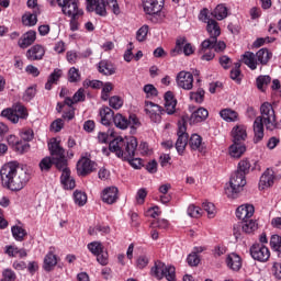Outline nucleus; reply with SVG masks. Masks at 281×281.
<instances>
[{"label": "nucleus", "instance_id": "nucleus-3", "mask_svg": "<svg viewBox=\"0 0 281 281\" xmlns=\"http://www.w3.org/2000/svg\"><path fill=\"white\" fill-rule=\"evenodd\" d=\"M260 116L255 119L252 130H254V143L258 144L265 139V126L268 131H273L276 128V111L273 105L269 102H265L260 106Z\"/></svg>", "mask_w": 281, "mask_h": 281}, {"label": "nucleus", "instance_id": "nucleus-11", "mask_svg": "<svg viewBox=\"0 0 281 281\" xmlns=\"http://www.w3.org/2000/svg\"><path fill=\"white\" fill-rule=\"evenodd\" d=\"M206 32H209L210 37L202 42L201 47L204 48L214 45L216 38L221 36V26H218V22H216V20H210L209 23H206Z\"/></svg>", "mask_w": 281, "mask_h": 281}, {"label": "nucleus", "instance_id": "nucleus-15", "mask_svg": "<svg viewBox=\"0 0 281 281\" xmlns=\"http://www.w3.org/2000/svg\"><path fill=\"white\" fill-rule=\"evenodd\" d=\"M93 170H95V164L87 157H82L77 162V172L80 177H87V175H91Z\"/></svg>", "mask_w": 281, "mask_h": 281}, {"label": "nucleus", "instance_id": "nucleus-54", "mask_svg": "<svg viewBox=\"0 0 281 281\" xmlns=\"http://www.w3.org/2000/svg\"><path fill=\"white\" fill-rule=\"evenodd\" d=\"M257 82V88L262 91L265 85H269V82H271V77L269 75H265V76H259L256 80Z\"/></svg>", "mask_w": 281, "mask_h": 281}, {"label": "nucleus", "instance_id": "nucleus-53", "mask_svg": "<svg viewBox=\"0 0 281 281\" xmlns=\"http://www.w3.org/2000/svg\"><path fill=\"white\" fill-rule=\"evenodd\" d=\"M109 104L112 109H115L117 111V109H122L124 101L122 100V98L114 95L110 98Z\"/></svg>", "mask_w": 281, "mask_h": 281}, {"label": "nucleus", "instance_id": "nucleus-25", "mask_svg": "<svg viewBox=\"0 0 281 281\" xmlns=\"http://www.w3.org/2000/svg\"><path fill=\"white\" fill-rule=\"evenodd\" d=\"M38 14H41V9L34 10L33 13L26 12L22 15V23L26 27H34L38 23Z\"/></svg>", "mask_w": 281, "mask_h": 281}, {"label": "nucleus", "instance_id": "nucleus-18", "mask_svg": "<svg viewBox=\"0 0 281 281\" xmlns=\"http://www.w3.org/2000/svg\"><path fill=\"white\" fill-rule=\"evenodd\" d=\"M88 12H95L99 16H106V3L104 0H86Z\"/></svg>", "mask_w": 281, "mask_h": 281}, {"label": "nucleus", "instance_id": "nucleus-51", "mask_svg": "<svg viewBox=\"0 0 281 281\" xmlns=\"http://www.w3.org/2000/svg\"><path fill=\"white\" fill-rule=\"evenodd\" d=\"M203 98H205V90L198 89L196 92H190V100H193L198 104H201L203 102Z\"/></svg>", "mask_w": 281, "mask_h": 281}, {"label": "nucleus", "instance_id": "nucleus-2", "mask_svg": "<svg viewBox=\"0 0 281 281\" xmlns=\"http://www.w3.org/2000/svg\"><path fill=\"white\" fill-rule=\"evenodd\" d=\"M110 153H115L119 159L128 161L132 168L136 170L142 168L140 158H135V151L137 150V138L131 136L130 138L117 137L109 144Z\"/></svg>", "mask_w": 281, "mask_h": 281}, {"label": "nucleus", "instance_id": "nucleus-48", "mask_svg": "<svg viewBox=\"0 0 281 281\" xmlns=\"http://www.w3.org/2000/svg\"><path fill=\"white\" fill-rule=\"evenodd\" d=\"M81 76H80V70L76 67H71L68 70V81L70 82H80Z\"/></svg>", "mask_w": 281, "mask_h": 281}, {"label": "nucleus", "instance_id": "nucleus-28", "mask_svg": "<svg viewBox=\"0 0 281 281\" xmlns=\"http://www.w3.org/2000/svg\"><path fill=\"white\" fill-rule=\"evenodd\" d=\"M57 265H58V257L53 251H49L44 257V263H43L44 271L49 273V271H54V267H56Z\"/></svg>", "mask_w": 281, "mask_h": 281}, {"label": "nucleus", "instance_id": "nucleus-62", "mask_svg": "<svg viewBox=\"0 0 281 281\" xmlns=\"http://www.w3.org/2000/svg\"><path fill=\"white\" fill-rule=\"evenodd\" d=\"M146 196H148V192L146 191V189H139L137 191L136 201H137L138 205H143Z\"/></svg>", "mask_w": 281, "mask_h": 281}, {"label": "nucleus", "instance_id": "nucleus-8", "mask_svg": "<svg viewBox=\"0 0 281 281\" xmlns=\"http://www.w3.org/2000/svg\"><path fill=\"white\" fill-rule=\"evenodd\" d=\"M56 2L61 8L65 16L80 19L85 14V11L78 4V0H56Z\"/></svg>", "mask_w": 281, "mask_h": 281}, {"label": "nucleus", "instance_id": "nucleus-32", "mask_svg": "<svg viewBox=\"0 0 281 281\" xmlns=\"http://www.w3.org/2000/svg\"><path fill=\"white\" fill-rule=\"evenodd\" d=\"M99 74H103V76H113V74H115V66L113 63L103 59L99 63Z\"/></svg>", "mask_w": 281, "mask_h": 281}, {"label": "nucleus", "instance_id": "nucleus-42", "mask_svg": "<svg viewBox=\"0 0 281 281\" xmlns=\"http://www.w3.org/2000/svg\"><path fill=\"white\" fill-rule=\"evenodd\" d=\"M270 247L273 251L278 252V257L281 258V236L272 235L270 238Z\"/></svg>", "mask_w": 281, "mask_h": 281}, {"label": "nucleus", "instance_id": "nucleus-9", "mask_svg": "<svg viewBox=\"0 0 281 281\" xmlns=\"http://www.w3.org/2000/svg\"><path fill=\"white\" fill-rule=\"evenodd\" d=\"M188 121L187 116H183L178 123V139L176 142V150L178 154L183 155L186 151V146H188V134L186 131V122Z\"/></svg>", "mask_w": 281, "mask_h": 281}, {"label": "nucleus", "instance_id": "nucleus-35", "mask_svg": "<svg viewBox=\"0 0 281 281\" xmlns=\"http://www.w3.org/2000/svg\"><path fill=\"white\" fill-rule=\"evenodd\" d=\"M220 115L225 122H238V112L232 109L222 110Z\"/></svg>", "mask_w": 281, "mask_h": 281}, {"label": "nucleus", "instance_id": "nucleus-30", "mask_svg": "<svg viewBox=\"0 0 281 281\" xmlns=\"http://www.w3.org/2000/svg\"><path fill=\"white\" fill-rule=\"evenodd\" d=\"M247 150V147H245V144L243 143H233L229 146L228 153L233 159H240L243 155H245V151Z\"/></svg>", "mask_w": 281, "mask_h": 281}, {"label": "nucleus", "instance_id": "nucleus-1", "mask_svg": "<svg viewBox=\"0 0 281 281\" xmlns=\"http://www.w3.org/2000/svg\"><path fill=\"white\" fill-rule=\"evenodd\" d=\"M0 177L2 184L12 192L23 190L30 181V173L27 167L19 164V161H9L0 169Z\"/></svg>", "mask_w": 281, "mask_h": 281}, {"label": "nucleus", "instance_id": "nucleus-43", "mask_svg": "<svg viewBox=\"0 0 281 281\" xmlns=\"http://www.w3.org/2000/svg\"><path fill=\"white\" fill-rule=\"evenodd\" d=\"M166 278L167 281H177V269L175 266H166L162 274V280Z\"/></svg>", "mask_w": 281, "mask_h": 281}, {"label": "nucleus", "instance_id": "nucleus-52", "mask_svg": "<svg viewBox=\"0 0 281 281\" xmlns=\"http://www.w3.org/2000/svg\"><path fill=\"white\" fill-rule=\"evenodd\" d=\"M148 36V25H143L138 31L136 32V41L138 43H144Z\"/></svg>", "mask_w": 281, "mask_h": 281}, {"label": "nucleus", "instance_id": "nucleus-34", "mask_svg": "<svg viewBox=\"0 0 281 281\" xmlns=\"http://www.w3.org/2000/svg\"><path fill=\"white\" fill-rule=\"evenodd\" d=\"M100 115H101V124L103 126H110L111 125V120H113L115 116L113 110L109 106H104L100 110Z\"/></svg>", "mask_w": 281, "mask_h": 281}, {"label": "nucleus", "instance_id": "nucleus-24", "mask_svg": "<svg viewBox=\"0 0 281 281\" xmlns=\"http://www.w3.org/2000/svg\"><path fill=\"white\" fill-rule=\"evenodd\" d=\"M233 143L243 144L247 139V127L245 125H236L232 130Z\"/></svg>", "mask_w": 281, "mask_h": 281}, {"label": "nucleus", "instance_id": "nucleus-21", "mask_svg": "<svg viewBox=\"0 0 281 281\" xmlns=\"http://www.w3.org/2000/svg\"><path fill=\"white\" fill-rule=\"evenodd\" d=\"M45 56V47L41 44H35L26 50L27 60H43Z\"/></svg>", "mask_w": 281, "mask_h": 281}, {"label": "nucleus", "instance_id": "nucleus-39", "mask_svg": "<svg viewBox=\"0 0 281 281\" xmlns=\"http://www.w3.org/2000/svg\"><path fill=\"white\" fill-rule=\"evenodd\" d=\"M186 37H178L176 41V47L171 49L170 55L171 56H179V54H183V47H186L187 44Z\"/></svg>", "mask_w": 281, "mask_h": 281}, {"label": "nucleus", "instance_id": "nucleus-61", "mask_svg": "<svg viewBox=\"0 0 281 281\" xmlns=\"http://www.w3.org/2000/svg\"><path fill=\"white\" fill-rule=\"evenodd\" d=\"M34 95H36V89L33 87L27 88L23 94L24 102H30V100H33Z\"/></svg>", "mask_w": 281, "mask_h": 281}, {"label": "nucleus", "instance_id": "nucleus-59", "mask_svg": "<svg viewBox=\"0 0 281 281\" xmlns=\"http://www.w3.org/2000/svg\"><path fill=\"white\" fill-rule=\"evenodd\" d=\"M64 126L65 122H63V119H57L50 124V131H54V133H60Z\"/></svg>", "mask_w": 281, "mask_h": 281}, {"label": "nucleus", "instance_id": "nucleus-19", "mask_svg": "<svg viewBox=\"0 0 281 281\" xmlns=\"http://www.w3.org/2000/svg\"><path fill=\"white\" fill-rule=\"evenodd\" d=\"M117 187H108L102 191L101 199L103 203L108 205H113V203L117 202V194H119Z\"/></svg>", "mask_w": 281, "mask_h": 281}, {"label": "nucleus", "instance_id": "nucleus-7", "mask_svg": "<svg viewBox=\"0 0 281 281\" xmlns=\"http://www.w3.org/2000/svg\"><path fill=\"white\" fill-rule=\"evenodd\" d=\"M27 109L23 104H15L1 112V117H5L12 124H19V120H27Z\"/></svg>", "mask_w": 281, "mask_h": 281}, {"label": "nucleus", "instance_id": "nucleus-47", "mask_svg": "<svg viewBox=\"0 0 281 281\" xmlns=\"http://www.w3.org/2000/svg\"><path fill=\"white\" fill-rule=\"evenodd\" d=\"M54 166V159L52 157H45L40 161V168L42 172H48Z\"/></svg>", "mask_w": 281, "mask_h": 281}, {"label": "nucleus", "instance_id": "nucleus-38", "mask_svg": "<svg viewBox=\"0 0 281 281\" xmlns=\"http://www.w3.org/2000/svg\"><path fill=\"white\" fill-rule=\"evenodd\" d=\"M211 14L217 21H223V19H227V7L218 4Z\"/></svg>", "mask_w": 281, "mask_h": 281}, {"label": "nucleus", "instance_id": "nucleus-33", "mask_svg": "<svg viewBox=\"0 0 281 281\" xmlns=\"http://www.w3.org/2000/svg\"><path fill=\"white\" fill-rule=\"evenodd\" d=\"M166 270V263L156 261L154 267L150 269V276L156 280H164V271Z\"/></svg>", "mask_w": 281, "mask_h": 281}, {"label": "nucleus", "instance_id": "nucleus-49", "mask_svg": "<svg viewBox=\"0 0 281 281\" xmlns=\"http://www.w3.org/2000/svg\"><path fill=\"white\" fill-rule=\"evenodd\" d=\"M168 220L161 218V220H156L153 221L150 224L151 229H168L169 227Z\"/></svg>", "mask_w": 281, "mask_h": 281}, {"label": "nucleus", "instance_id": "nucleus-55", "mask_svg": "<svg viewBox=\"0 0 281 281\" xmlns=\"http://www.w3.org/2000/svg\"><path fill=\"white\" fill-rule=\"evenodd\" d=\"M250 168H251V164L249 162V160L244 159L238 164L237 171L241 172V175H247L249 173Z\"/></svg>", "mask_w": 281, "mask_h": 281}, {"label": "nucleus", "instance_id": "nucleus-45", "mask_svg": "<svg viewBox=\"0 0 281 281\" xmlns=\"http://www.w3.org/2000/svg\"><path fill=\"white\" fill-rule=\"evenodd\" d=\"M226 47L227 45L225 44V42L223 41L218 42V38H216L214 44H211L209 47L206 48L201 47V52H207V49H214L215 52H225Z\"/></svg>", "mask_w": 281, "mask_h": 281}, {"label": "nucleus", "instance_id": "nucleus-16", "mask_svg": "<svg viewBox=\"0 0 281 281\" xmlns=\"http://www.w3.org/2000/svg\"><path fill=\"white\" fill-rule=\"evenodd\" d=\"M164 109L153 101H145V113L150 117L153 122H159L161 120V114Z\"/></svg>", "mask_w": 281, "mask_h": 281}, {"label": "nucleus", "instance_id": "nucleus-41", "mask_svg": "<svg viewBox=\"0 0 281 281\" xmlns=\"http://www.w3.org/2000/svg\"><path fill=\"white\" fill-rule=\"evenodd\" d=\"M11 232L13 238L19 243H23L25 236H27V232L21 226H12Z\"/></svg>", "mask_w": 281, "mask_h": 281}, {"label": "nucleus", "instance_id": "nucleus-20", "mask_svg": "<svg viewBox=\"0 0 281 281\" xmlns=\"http://www.w3.org/2000/svg\"><path fill=\"white\" fill-rule=\"evenodd\" d=\"M274 180L276 173L273 172V169L268 168L260 177L259 190H267V188H271Z\"/></svg>", "mask_w": 281, "mask_h": 281}, {"label": "nucleus", "instance_id": "nucleus-27", "mask_svg": "<svg viewBox=\"0 0 281 281\" xmlns=\"http://www.w3.org/2000/svg\"><path fill=\"white\" fill-rule=\"evenodd\" d=\"M177 109V100L171 91L165 93V111L168 115H172Z\"/></svg>", "mask_w": 281, "mask_h": 281}, {"label": "nucleus", "instance_id": "nucleus-6", "mask_svg": "<svg viewBox=\"0 0 281 281\" xmlns=\"http://www.w3.org/2000/svg\"><path fill=\"white\" fill-rule=\"evenodd\" d=\"M48 150L56 168H65V166H67V159L65 158V148L60 146L59 140H57L56 138H52L50 143L48 144Z\"/></svg>", "mask_w": 281, "mask_h": 281}, {"label": "nucleus", "instance_id": "nucleus-40", "mask_svg": "<svg viewBox=\"0 0 281 281\" xmlns=\"http://www.w3.org/2000/svg\"><path fill=\"white\" fill-rule=\"evenodd\" d=\"M75 203L79 207H83V205H87V193L81 190H76L72 194Z\"/></svg>", "mask_w": 281, "mask_h": 281}, {"label": "nucleus", "instance_id": "nucleus-50", "mask_svg": "<svg viewBox=\"0 0 281 281\" xmlns=\"http://www.w3.org/2000/svg\"><path fill=\"white\" fill-rule=\"evenodd\" d=\"M202 207L207 213L209 218L216 216V206H214V203L203 202Z\"/></svg>", "mask_w": 281, "mask_h": 281}, {"label": "nucleus", "instance_id": "nucleus-26", "mask_svg": "<svg viewBox=\"0 0 281 281\" xmlns=\"http://www.w3.org/2000/svg\"><path fill=\"white\" fill-rule=\"evenodd\" d=\"M209 115L210 112H207V109L199 108L191 114L189 122L190 124H199V122H204V120H207Z\"/></svg>", "mask_w": 281, "mask_h": 281}, {"label": "nucleus", "instance_id": "nucleus-37", "mask_svg": "<svg viewBox=\"0 0 281 281\" xmlns=\"http://www.w3.org/2000/svg\"><path fill=\"white\" fill-rule=\"evenodd\" d=\"M60 76H63V70L56 68L48 77V80L45 85V89L47 91H50L52 89V85H54L55 82H58V80H60Z\"/></svg>", "mask_w": 281, "mask_h": 281}, {"label": "nucleus", "instance_id": "nucleus-17", "mask_svg": "<svg viewBox=\"0 0 281 281\" xmlns=\"http://www.w3.org/2000/svg\"><path fill=\"white\" fill-rule=\"evenodd\" d=\"M61 171L60 183L65 190H74L76 188V180L71 177V170L67 168V165L63 168H57Z\"/></svg>", "mask_w": 281, "mask_h": 281}, {"label": "nucleus", "instance_id": "nucleus-64", "mask_svg": "<svg viewBox=\"0 0 281 281\" xmlns=\"http://www.w3.org/2000/svg\"><path fill=\"white\" fill-rule=\"evenodd\" d=\"M220 65L223 67V69H229L232 67V58L228 56L224 55L220 57Z\"/></svg>", "mask_w": 281, "mask_h": 281}, {"label": "nucleus", "instance_id": "nucleus-56", "mask_svg": "<svg viewBox=\"0 0 281 281\" xmlns=\"http://www.w3.org/2000/svg\"><path fill=\"white\" fill-rule=\"evenodd\" d=\"M14 150L23 155V153H27L30 150V144L24 142H15Z\"/></svg>", "mask_w": 281, "mask_h": 281}, {"label": "nucleus", "instance_id": "nucleus-13", "mask_svg": "<svg viewBox=\"0 0 281 281\" xmlns=\"http://www.w3.org/2000/svg\"><path fill=\"white\" fill-rule=\"evenodd\" d=\"M176 82L180 89L191 91L192 87H194V76L188 71H180L177 75Z\"/></svg>", "mask_w": 281, "mask_h": 281}, {"label": "nucleus", "instance_id": "nucleus-44", "mask_svg": "<svg viewBox=\"0 0 281 281\" xmlns=\"http://www.w3.org/2000/svg\"><path fill=\"white\" fill-rule=\"evenodd\" d=\"M88 249L93 256H100L104 251V246L100 241H91L88 244Z\"/></svg>", "mask_w": 281, "mask_h": 281}, {"label": "nucleus", "instance_id": "nucleus-4", "mask_svg": "<svg viewBox=\"0 0 281 281\" xmlns=\"http://www.w3.org/2000/svg\"><path fill=\"white\" fill-rule=\"evenodd\" d=\"M271 58H273V53H271L269 48H261L256 54L254 52H245L240 60L246 67L250 68L251 71H256L258 66L269 65Z\"/></svg>", "mask_w": 281, "mask_h": 281}, {"label": "nucleus", "instance_id": "nucleus-63", "mask_svg": "<svg viewBox=\"0 0 281 281\" xmlns=\"http://www.w3.org/2000/svg\"><path fill=\"white\" fill-rule=\"evenodd\" d=\"M74 102L77 104V102H85L86 95H85V89L80 88L74 95H72Z\"/></svg>", "mask_w": 281, "mask_h": 281}, {"label": "nucleus", "instance_id": "nucleus-12", "mask_svg": "<svg viewBox=\"0 0 281 281\" xmlns=\"http://www.w3.org/2000/svg\"><path fill=\"white\" fill-rule=\"evenodd\" d=\"M250 255L258 262H267L271 258V251L262 244H255L250 247Z\"/></svg>", "mask_w": 281, "mask_h": 281}, {"label": "nucleus", "instance_id": "nucleus-46", "mask_svg": "<svg viewBox=\"0 0 281 281\" xmlns=\"http://www.w3.org/2000/svg\"><path fill=\"white\" fill-rule=\"evenodd\" d=\"M143 91L146 93V98H157L159 95V91L153 83L145 85Z\"/></svg>", "mask_w": 281, "mask_h": 281}, {"label": "nucleus", "instance_id": "nucleus-29", "mask_svg": "<svg viewBox=\"0 0 281 281\" xmlns=\"http://www.w3.org/2000/svg\"><path fill=\"white\" fill-rule=\"evenodd\" d=\"M189 146L191 150H198V153H203L205 150V145L203 144V137L199 134H192L189 139Z\"/></svg>", "mask_w": 281, "mask_h": 281}, {"label": "nucleus", "instance_id": "nucleus-5", "mask_svg": "<svg viewBox=\"0 0 281 281\" xmlns=\"http://www.w3.org/2000/svg\"><path fill=\"white\" fill-rule=\"evenodd\" d=\"M246 186L245 173L235 171L231 177L228 187L225 188V194L228 199H238V195Z\"/></svg>", "mask_w": 281, "mask_h": 281}, {"label": "nucleus", "instance_id": "nucleus-58", "mask_svg": "<svg viewBox=\"0 0 281 281\" xmlns=\"http://www.w3.org/2000/svg\"><path fill=\"white\" fill-rule=\"evenodd\" d=\"M187 262L189 267H198L199 262H201V258H199V255H196V252H192L188 256Z\"/></svg>", "mask_w": 281, "mask_h": 281}, {"label": "nucleus", "instance_id": "nucleus-60", "mask_svg": "<svg viewBox=\"0 0 281 281\" xmlns=\"http://www.w3.org/2000/svg\"><path fill=\"white\" fill-rule=\"evenodd\" d=\"M97 261L102 267H106V265H109V252H104L103 250L101 254L97 255Z\"/></svg>", "mask_w": 281, "mask_h": 281}, {"label": "nucleus", "instance_id": "nucleus-31", "mask_svg": "<svg viewBox=\"0 0 281 281\" xmlns=\"http://www.w3.org/2000/svg\"><path fill=\"white\" fill-rule=\"evenodd\" d=\"M226 265L233 271H239L240 267H243V262L240 261V256L237 254H231L226 258Z\"/></svg>", "mask_w": 281, "mask_h": 281}, {"label": "nucleus", "instance_id": "nucleus-22", "mask_svg": "<svg viewBox=\"0 0 281 281\" xmlns=\"http://www.w3.org/2000/svg\"><path fill=\"white\" fill-rule=\"evenodd\" d=\"M36 42V31H29L24 33L18 41V45L21 49H27Z\"/></svg>", "mask_w": 281, "mask_h": 281}, {"label": "nucleus", "instance_id": "nucleus-57", "mask_svg": "<svg viewBox=\"0 0 281 281\" xmlns=\"http://www.w3.org/2000/svg\"><path fill=\"white\" fill-rule=\"evenodd\" d=\"M188 215L191 216V218H199V216H201V207L194 204L189 205Z\"/></svg>", "mask_w": 281, "mask_h": 281}, {"label": "nucleus", "instance_id": "nucleus-14", "mask_svg": "<svg viewBox=\"0 0 281 281\" xmlns=\"http://www.w3.org/2000/svg\"><path fill=\"white\" fill-rule=\"evenodd\" d=\"M142 5L145 14L155 15L161 12L164 0H142Z\"/></svg>", "mask_w": 281, "mask_h": 281}, {"label": "nucleus", "instance_id": "nucleus-23", "mask_svg": "<svg viewBox=\"0 0 281 281\" xmlns=\"http://www.w3.org/2000/svg\"><path fill=\"white\" fill-rule=\"evenodd\" d=\"M256 212V209L252 204H243L236 210V216L240 221H249L251 216H254V213Z\"/></svg>", "mask_w": 281, "mask_h": 281}, {"label": "nucleus", "instance_id": "nucleus-10", "mask_svg": "<svg viewBox=\"0 0 281 281\" xmlns=\"http://www.w3.org/2000/svg\"><path fill=\"white\" fill-rule=\"evenodd\" d=\"M114 125L116 128H121V131H126L128 126L131 128H135V126H139V119H137V115L131 114L128 119H126L124 115L117 113L113 117Z\"/></svg>", "mask_w": 281, "mask_h": 281}, {"label": "nucleus", "instance_id": "nucleus-36", "mask_svg": "<svg viewBox=\"0 0 281 281\" xmlns=\"http://www.w3.org/2000/svg\"><path fill=\"white\" fill-rule=\"evenodd\" d=\"M241 229L245 234H254L258 229V222L254 220H244L241 222Z\"/></svg>", "mask_w": 281, "mask_h": 281}]
</instances>
